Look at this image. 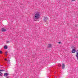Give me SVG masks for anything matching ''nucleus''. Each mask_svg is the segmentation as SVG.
Here are the masks:
<instances>
[{
    "label": "nucleus",
    "instance_id": "f257e3e1",
    "mask_svg": "<svg viewBox=\"0 0 78 78\" xmlns=\"http://www.w3.org/2000/svg\"><path fill=\"white\" fill-rule=\"evenodd\" d=\"M39 17H40V14L39 12H37L35 14L34 17L33 19L35 21H36L35 19H38L39 18Z\"/></svg>",
    "mask_w": 78,
    "mask_h": 78
},
{
    "label": "nucleus",
    "instance_id": "f03ea898",
    "mask_svg": "<svg viewBox=\"0 0 78 78\" xmlns=\"http://www.w3.org/2000/svg\"><path fill=\"white\" fill-rule=\"evenodd\" d=\"M76 56L77 57V59L78 60V50L76 51Z\"/></svg>",
    "mask_w": 78,
    "mask_h": 78
},
{
    "label": "nucleus",
    "instance_id": "7ed1b4c3",
    "mask_svg": "<svg viewBox=\"0 0 78 78\" xmlns=\"http://www.w3.org/2000/svg\"><path fill=\"white\" fill-rule=\"evenodd\" d=\"M44 20L45 22H46L47 20H48V18L47 17H45L44 18Z\"/></svg>",
    "mask_w": 78,
    "mask_h": 78
},
{
    "label": "nucleus",
    "instance_id": "20e7f679",
    "mask_svg": "<svg viewBox=\"0 0 78 78\" xmlns=\"http://www.w3.org/2000/svg\"><path fill=\"white\" fill-rule=\"evenodd\" d=\"M9 75V74L7 73H5L4 74V76H7Z\"/></svg>",
    "mask_w": 78,
    "mask_h": 78
},
{
    "label": "nucleus",
    "instance_id": "39448f33",
    "mask_svg": "<svg viewBox=\"0 0 78 78\" xmlns=\"http://www.w3.org/2000/svg\"><path fill=\"white\" fill-rule=\"evenodd\" d=\"M65 68V65L64 64V63H63L62 64V69H64Z\"/></svg>",
    "mask_w": 78,
    "mask_h": 78
},
{
    "label": "nucleus",
    "instance_id": "423d86ee",
    "mask_svg": "<svg viewBox=\"0 0 78 78\" xmlns=\"http://www.w3.org/2000/svg\"><path fill=\"white\" fill-rule=\"evenodd\" d=\"M2 32H5V31H6V30L4 28H2Z\"/></svg>",
    "mask_w": 78,
    "mask_h": 78
},
{
    "label": "nucleus",
    "instance_id": "0eeeda50",
    "mask_svg": "<svg viewBox=\"0 0 78 78\" xmlns=\"http://www.w3.org/2000/svg\"><path fill=\"white\" fill-rule=\"evenodd\" d=\"M72 52L73 53H74L76 52V50L75 49H73L72 51Z\"/></svg>",
    "mask_w": 78,
    "mask_h": 78
},
{
    "label": "nucleus",
    "instance_id": "6e6552de",
    "mask_svg": "<svg viewBox=\"0 0 78 78\" xmlns=\"http://www.w3.org/2000/svg\"><path fill=\"white\" fill-rule=\"evenodd\" d=\"M4 48L5 49H8V46L6 45H5L4 47Z\"/></svg>",
    "mask_w": 78,
    "mask_h": 78
},
{
    "label": "nucleus",
    "instance_id": "1a4fd4ad",
    "mask_svg": "<svg viewBox=\"0 0 78 78\" xmlns=\"http://www.w3.org/2000/svg\"><path fill=\"white\" fill-rule=\"evenodd\" d=\"M48 45H49L48 47H49L50 48V47H51V46H52L51 44H49Z\"/></svg>",
    "mask_w": 78,
    "mask_h": 78
},
{
    "label": "nucleus",
    "instance_id": "9d476101",
    "mask_svg": "<svg viewBox=\"0 0 78 78\" xmlns=\"http://www.w3.org/2000/svg\"><path fill=\"white\" fill-rule=\"evenodd\" d=\"M8 63H9V64L11 63V62H10V60H9V59H8Z\"/></svg>",
    "mask_w": 78,
    "mask_h": 78
},
{
    "label": "nucleus",
    "instance_id": "9b49d317",
    "mask_svg": "<svg viewBox=\"0 0 78 78\" xmlns=\"http://www.w3.org/2000/svg\"><path fill=\"white\" fill-rule=\"evenodd\" d=\"M3 75V73H2L1 72H0V76H2V75Z\"/></svg>",
    "mask_w": 78,
    "mask_h": 78
},
{
    "label": "nucleus",
    "instance_id": "f8f14e48",
    "mask_svg": "<svg viewBox=\"0 0 78 78\" xmlns=\"http://www.w3.org/2000/svg\"><path fill=\"white\" fill-rule=\"evenodd\" d=\"M5 71V70H0V72H3Z\"/></svg>",
    "mask_w": 78,
    "mask_h": 78
},
{
    "label": "nucleus",
    "instance_id": "ddd939ff",
    "mask_svg": "<svg viewBox=\"0 0 78 78\" xmlns=\"http://www.w3.org/2000/svg\"><path fill=\"white\" fill-rule=\"evenodd\" d=\"M2 53H3L2 51H0V54Z\"/></svg>",
    "mask_w": 78,
    "mask_h": 78
},
{
    "label": "nucleus",
    "instance_id": "4468645a",
    "mask_svg": "<svg viewBox=\"0 0 78 78\" xmlns=\"http://www.w3.org/2000/svg\"><path fill=\"white\" fill-rule=\"evenodd\" d=\"M5 55H7V52H5Z\"/></svg>",
    "mask_w": 78,
    "mask_h": 78
},
{
    "label": "nucleus",
    "instance_id": "2eb2a0df",
    "mask_svg": "<svg viewBox=\"0 0 78 78\" xmlns=\"http://www.w3.org/2000/svg\"><path fill=\"white\" fill-rule=\"evenodd\" d=\"M58 66H59V67H61V65L60 64L58 65Z\"/></svg>",
    "mask_w": 78,
    "mask_h": 78
},
{
    "label": "nucleus",
    "instance_id": "dca6fc26",
    "mask_svg": "<svg viewBox=\"0 0 78 78\" xmlns=\"http://www.w3.org/2000/svg\"><path fill=\"white\" fill-rule=\"evenodd\" d=\"M58 44H62V43H61V42H58Z\"/></svg>",
    "mask_w": 78,
    "mask_h": 78
},
{
    "label": "nucleus",
    "instance_id": "f3484780",
    "mask_svg": "<svg viewBox=\"0 0 78 78\" xmlns=\"http://www.w3.org/2000/svg\"><path fill=\"white\" fill-rule=\"evenodd\" d=\"M6 42H7V43H9V41H6Z\"/></svg>",
    "mask_w": 78,
    "mask_h": 78
},
{
    "label": "nucleus",
    "instance_id": "a211bd4d",
    "mask_svg": "<svg viewBox=\"0 0 78 78\" xmlns=\"http://www.w3.org/2000/svg\"><path fill=\"white\" fill-rule=\"evenodd\" d=\"M6 78H9V77H6Z\"/></svg>",
    "mask_w": 78,
    "mask_h": 78
},
{
    "label": "nucleus",
    "instance_id": "6ab92c4d",
    "mask_svg": "<svg viewBox=\"0 0 78 78\" xmlns=\"http://www.w3.org/2000/svg\"><path fill=\"white\" fill-rule=\"evenodd\" d=\"M5 61H7V59H5Z\"/></svg>",
    "mask_w": 78,
    "mask_h": 78
},
{
    "label": "nucleus",
    "instance_id": "aec40b11",
    "mask_svg": "<svg viewBox=\"0 0 78 78\" xmlns=\"http://www.w3.org/2000/svg\"><path fill=\"white\" fill-rule=\"evenodd\" d=\"M72 1H75V0H71Z\"/></svg>",
    "mask_w": 78,
    "mask_h": 78
}]
</instances>
